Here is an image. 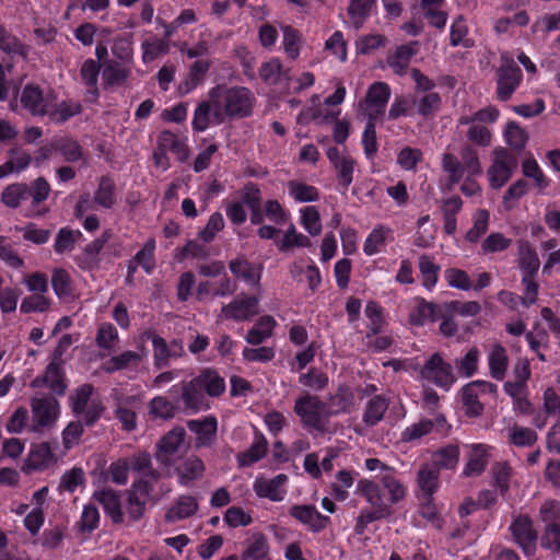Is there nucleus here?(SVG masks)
Masks as SVG:
<instances>
[{
    "label": "nucleus",
    "mask_w": 560,
    "mask_h": 560,
    "mask_svg": "<svg viewBox=\"0 0 560 560\" xmlns=\"http://www.w3.org/2000/svg\"><path fill=\"white\" fill-rule=\"evenodd\" d=\"M51 285L59 299H68L73 295V287L70 275L62 268H56L52 270Z\"/></svg>",
    "instance_id": "obj_51"
},
{
    "label": "nucleus",
    "mask_w": 560,
    "mask_h": 560,
    "mask_svg": "<svg viewBox=\"0 0 560 560\" xmlns=\"http://www.w3.org/2000/svg\"><path fill=\"white\" fill-rule=\"evenodd\" d=\"M126 495V514L124 524L130 526L139 522L144 516L148 502L147 500L137 498L135 494Z\"/></svg>",
    "instance_id": "obj_56"
},
{
    "label": "nucleus",
    "mask_w": 560,
    "mask_h": 560,
    "mask_svg": "<svg viewBox=\"0 0 560 560\" xmlns=\"http://www.w3.org/2000/svg\"><path fill=\"white\" fill-rule=\"evenodd\" d=\"M299 222L302 228L312 236L322 233L323 225L320 213L315 206H305L299 209Z\"/></svg>",
    "instance_id": "obj_41"
},
{
    "label": "nucleus",
    "mask_w": 560,
    "mask_h": 560,
    "mask_svg": "<svg viewBox=\"0 0 560 560\" xmlns=\"http://www.w3.org/2000/svg\"><path fill=\"white\" fill-rule=\"evenodd\" d=\"M32 158L26 151L11 150L9 160L0 166V178L21 173L31 164Z\"/></svg>",
    "instance_id": "obj_47"
},
{
    "label": "nucleus",
    "mask_w": 560,
    "mask_h": 560,
    "mask_svg": "<svg viewBox=\"0 0 560 560\" xmlns=\"http://www.w3.org/2000/svg\"><path fill=\"white\" fill-rule=\"evenodd\" d=\"M176 470L179 482L182 485H188L203 476L205 464L199 457L189 456L177 467Z\"/></svg>",
    "instance_id": "obj_38"
},
{
    "label": "nucleus",
    "mask_w": 560,
    "mask_h": 560,
    "mask_svg": "<svg viewBox=\"0 0 560 560\" xmlns=\"http://www.w3.org/2000/svg\"><path fill=\"white\" fill-rule=\"evenodd\" d=\"M325 408L326 404L318 396L306 393L295 399L293 410L304 429L325 434L328 432Z\"/></svg>",
    "instance_id": "obj_3"
},
{
    "label": "nucleus",
    "mask_w": 560,
    "mask_h": 560,
    "mask_svg": "<svg viewBox=\"0 0 560 560\" xmlns=\"http://www.w3.org/2000/svg\"><path fill=\"white\" fill-rule=\"evenodd\" d=\"M326 154L336 171L338 184L347 190L353 182L355 160L348 152L340 151L336 147L329 148Z\"/></svg>",
    "instance_id": "obj_9"
},
{
    "label": "nucleus",
    "mask_w": 560,
    "mask_h": 560,
    "mask_svg": "<svg viewBox=\"0 0 560 560\" xmlns=\"http://www.w3.org/2000/svg\"><path fill=\"white\" fill-rule=\"evenodd\" d=\"M198 511V502L191 495H180L165 513V521L174 523L194 515Z\"/></svg>",
    "instance_id": "obj_35"
},
{
    "label": "nucleus",
    "mask_w": 560,
    "mask_h": 560,
    "mask_svg": "<svg viewBox=\"0 0 560 560\" xmlns=\"http://www.w3.org/2000/svg\"><path fill=\"white\" fill-rule=\"evenodd\" d=\"M523 73L508 52L501 55V65L497 71V96L500 101H508L520 86Z\"/></svg>",
    "instance_id": "obj_4"
},
{
    "label": "nucleus",
    "mask_w": 560,
    "mask_h": 560,
    "mask_svg": "<svg viewBox=\"0 0 560 560\" xmlns=\"http://www.w3.org/2000/svg\"><path fill=\"white\" fill-rule=\"evenodd\" d=\"M258 299L243 296L233 300L221 308L220 317L243 322L258 314Z\"/></svg>",
    "instance_id": "obj_12"
},
{
    "label": "nucleus",
    "mask_w": 560,
    "mask_h": 560,
    "mask_svg": "<svg viewBox=\"0 0 560 560\" xmlns=\"http://www.w3.org/2000/svg\"><path fill=\"white\" fill-rule=\"evenodd\" d=\"M420 375L423 380L444 389H448L456 380L451 363L446 362L439 352L433 353L425 361Z\"/></svg>",
    "instance_id": "obj_5"
},
{
    "label": "nucleus",
    "mask_w": 560,
    "mask_h": 560,
    "mask_svg": "<svg viewBox=\"0 0 560 560\" xmlns=\"http://www.w3.org/2000/svg\"><path fill=\"white\" fill-rule=\"evenodd\" d=\"M289 514L314 533L324 530L330 523V518L319 513L314 505H292Z\"/></svg>",
    "instance_id": "obj_15"
},
{
    "label": "nucleus",
    "mask_w": 560,
    "mask_h": 560,
    "mask_svg": "<svg viewBox=\"0 0 560 560\" xmlns=\"http://www.w3.org/2000/svg\"><path fill=\"white\" fill-rule=\"evenodd\" d=\"M182 399L186 409L194 412L209 408L197 378L180 382Z\"/></svg>",
    "instance_id": "obj_18"
},
{
    "label": "nucleus",
    "mask_w": 560,
    "mask_h": 560,
    "mask_svg": "<svg viewBox=\"0 0 560 560\" xmlns=\"http://www.w3.org/2000/svg\"><path fill=\"white\" fill-rule=\"evenodd\" d=\"M442 170L448 175L452 184H457L465 179L460 186V191L468 197L480 194V186L475 180L476 176L482 174L479 155L476 149L465 144L459 152V158L451 152L442 155Z\"/></svg>",
    "instance_id": "obj_1"
},
{
    "label": "nucleus",
    "mask_w": 560,
    "mask_h": 560,
    "mask_svg": "<svg viewBox=\"0 0 560 560\" xmlns=\"http://www.w3.org/2000/svg\"><path fill=\"white\" fill-rule=\"evenodd\" d=\"M288 195L299 203L316 202L320 198L318 188L302 180L292 179L287 183Z\"/></svg>",
    "instance_id": "obj_34"
},
{
    "label": "nucleus",
    "mask_w": 560,
    "mask_h": 560,
    "mask_svg": "<svg viewBox=\"0 0 560 560\" xmlns=\"http://www.w3.org/2000/svg\"><path fill=\"white\" fill-rule=\"evenodd\" d=\"M131 73V65L108 61L103 70L104 83L108 86L124 84Z\"/></svg>",
    "instance_id": "obj_39"
},
{
    "label": "nucleus",
    "mask_w": 560,
    "mask_h": 560,
    "mask_svg": "<svg viewBox=\"0 0 560 560\" xmlns=\"http://www.w3.org/2000/svg\"><path fill=\"white\" fill-rule=\"evenodd\" d=\"M101 66L98 61L94 59H86L80 69V78L81 81L88 88V94L92 96L93 100L98 97V75H100Z\"/></svg>",
    "instance_id": "obj_40"
},
{
    "label": "nucleus",
    "mask_w": 560,
    "mask_h": 560,
    "mask_svg": "<svg viewBox=\"0 0 560 560\" xmlns=\"http://www.w3.org/2000/svg\"><path fill=\"white\" fill-rule=\"evenodd\" d=\"M518 266L523 271V276L535 277L540 266L537 253L530 247L521 248Z\"/></svg>",
    "instance_id": "obj_62"
},
{
    "label": "nucleus",
    "mask_w": 560,
    "mask_h": 560,
    "mask_svg": "<svg viewBox=\"0 0 560 560\" xmlns=\"http://www.w3.org/2000/svg\"><path fill=\"white\" fill-rule=\"evenodd\" d=\"M143 337L152 342L154 366L159 370L167 368L170 365V360L173 358L166 340L158 335L153 329L145 330Z\"/></svg>",
    "instance_id": "obj_32"
},
{
    "label": "nucleus",
    "mask_w": 560,
    "mask_h": 560,
    "mask_svg": "<svg viewBox=\"0 0 560 560\" xmlns=\"http://www.w3.org/2000/svg\"><path fill=\"white\" fill-rule=\"evenodd\" d=\"M55 147L67 162H77L83 155L81 145L70 138L55 139Z\"/></svg>",
    "instance_id": "obj_63"
},
{
    "label": "nucleus",
    "mask_w": 560,
    "mask_h": 560,
    "mask_svg": "<svg viewBox=\"0 0 560 560\" xmlns=\"http://www.w3.org/2000/svg\"><path fill=\"white\" fill-rule=\"evenodd\" d=\"M170 51V43L156 36L147 38L141 43L142 61L148 65L166 55Z\"/></svg>",
    "instance_id": "obj_43"
},
{
    "label": "nucleus",
    "mask_w": 560,
    "mask_h": 560,
    "mask_svg": "<svg viewBox=\"0 0 560 560\" xmlns=\"http://www.w3.org/2000/svg\"><path fill=\"white\" fill-rule=\"evenodd\" d=\"M177 408L167 398L158 396L150 401V415L154 418L170 420L174 418Z\"/></svg>",
    "instance_id": "obj_64"
},
{
    "label": "nucleus",
    "mask_w": 560,
    "mask_h": 560,
    "mask_svg": "<svg viewBox=\"0 0 560 560\" xmlns=\"http://www.w3.org/2000/svg\"><path fill=\"white\" fill-rule=\"evenodd\" d=\"M417 485L421 500H430L440 487V471L431 464H423L417 474Z\"/></svg>",
    "instance_id": "obj_20"
},
{
    "label": "nucleus",
    "mask_w": 560,
    "mask_h": 560,
    "mask_svg": "<svg viewBox=\"0 0 560 560\" xmlns=\"http://www.w3.org/2000/svg\"><path fill=\"white\" fill-rule=\"evenodd\" d=\"M217 106H213L211 100L203 101L197 105L191 120V128L195 132H203L212 125H221L215 118Z\"/></svg>",
    "instance_id": "obj_26"
},
{
    "label": "nucleus",
    "mask_w": 560,
    "mask_h": 560,
    "mask_svg": "<svg viewBox=\"0 0 560 560\" xmlns=\"http://www.w3.org/2000/svg\"><path fill=\"white\" fill-rule=\"evenodd\" d=\"M479 392L475 388V384H467L462 389V399L469 417H478L483 411V405L478 399Z\"/></svg>",
    "instance_id": "obj_58"
},
{
    "label": "nucleus",
    "mask_w": 560,
    "mask_h": 560,
    "mask_svg": "<svg viewBox=\"0 0 560 560\" xmlns=\"http://www.w3.org/2000/svg\"><path fill=\"white\" fill-rule=\"evenodd\" d=\"M242 560H271L269 557V545L265 535L256 533L247 539L246 547L242 553Z\"/></svg>",
    "instance_id": "obj_37"
},
{
    "label": "nucleus",
    "mask_w": 560,
    "mask_h": 560,
    "mask_svg": "<svg viewBox=\"0 0 560 560\" xmlns=\"http://www.w3.org/2000/svg\"><path fill=\"white\" fill-rule=\"evenodd\" d=\"M95 202L106 209H109L115 203V183L109 177H102L98 187L94 194Z\"/></svg>",
    "instance_id": "obj_54"
},
{
    "label": "nucleus",
    "mask_w": 560,
    "mask_h": 560,
    "mask_svg": "<svg viewBox=\"0 0 560 560\" xmlns=\"http://www.w3.org/2000/svg\"><path fill=\"white\" fill-rule=\"evenodd\" d=\"M260 79L268 85H278L291 80L290 71L282 68L278 58L264 62L258 70Z\"/></svg>",
    "instance_id": "obj_29"
},
{
    "label": "nucleus",
    "mask_w": 560,
    "mask_h": 560,
    "mask_svg": "<svg viewBox=\"0 0 560 560\" xmlns=\"http://www.w3.org/2000/svg\"><path fill=\"white\" fill-rule=\"evenodd\" d=\"M389 97V85L385 82H374L368 89L366 96L361 103L364 115L370 120H378L385 113Z\"/></svg>",
    "instance_id": "obj_7"
},
{
    "label": "nucleus",
    "mask_w": 560,
    "mask_h": 560,
    "mask_svg": "<svg viewBox=\"0 0 560 560\" xmlns=\"http://www.w3.org/2000/svg\"><path fill=\"white\" fill-rule=\"evenodd\" d=\"M0 49L10 56L28 57L30 48L0 24Z\"/></svg>",
    "instance_id": "obj_45"
},
{
    "label": "nucleus",
    "mask_w": 560,
    "mask_h": 560,
    "mask_svg": "<svg viewBox=\"0 0 560 560\" xmlns=\"http://www.w3.org/2000/svg\"><path fill=\"white\" fill-rule=\"evenodd\" d=\"M418 42H411L397 47L394 54L387 58V63L396 74L402 75L410 63L411 58L418 51Z\"/></svg>",
    "instance_id": "obj_30"
},
{
    "label": "nucleus",
    "mask_w": 560,
    "mask_h": 560,
    "mask_svg": "<svg viewBox=\"0 0 560 560\" xmlns=\"http://www.w3.org/2000/svg\"><path fill=\"white\" fill-rule=\"evenodd\" d=\"M490 375L502 381L509 365V357L505 349L501 345H494L488 358Z\"/></svg>",
    "instance_id": "obj_46"
},
{
    "label": "nucleus",
    "mask_w": 560,
    "mask_h": 560,
    "mask_svg": "<svg viewBox=\"0 0 560 560\" xmlns=\"http://www.w3.org/2000/svg\"><path fill=\"white\" fill-rule=\"evenodd\" d=\"M54 458L50 445L47 442L34 445L22 467L23 471L30 474L46 468Z\"/></svg>",
    "instance_id": "obj_24"
},
{
    "label": "nucleus",
    "mask_w": 560,
    "mask_h": 560,
    "mask_svg": "<svg viewBox=\"0 0 560 560\" xmlns=\"http://www.w3.org/2000/svg\"><path fill=\"white\" fill-rule=\"evenodd\" d=\"M267 440L262 435H257L252 446L238 456L241 466H250L260 460L267 453Z\"/></svg>",
    "instance_id": "obj_57"
},
{
    "label": "nucleus",
    "mask_w": 560,
    "mask_h": 560,
    "mask_svg": "<svg viewBox=\"0 0 560 560\" xmlns=\"http://www.w3.org/2000/svg\"><path fill=\"white\" fill-rule=\"evenodd\" d=\"M28 186L24 183H16L8 186L2 191V202L10 208H18L22 202L28 200Z\"/></svg>",
    "instance_id": "obj_53"
},
{
    "label": "nucleus",
    "mask_w": 560,
    "mask_h": 560,
    "mask_svg": "<svg viewBox=\"0 0 560 560\" xmlns=\"http://www.w3.org/2000/svg\"><path fill=\"white\" fill-rule=\"evenodd\" d=\"M380 480L383 487L388 491L389 502L392 504H395L405 498V487L395 477V469H386V475H382Z\"/></svg>",
    "instance_id": "obj_59"
},
{
    "label": "nucleus",
    "mask_w": 560,
    "mask_h": 560,
    "mask_svg": "<svg viewBox=\"0 0 560 560\" xmlns=\"http://www.w3.org/2000/svg\"><path fill=\"white\" fill-rule=\"evenodd\" d=\"M185 430L182 427H176L168 431L158 443V452L155 458L163 465H170L172 458L178 453L184 439Z\"/></svg>",
    "instance_id": "obj_13"
},
{
    "label": "nucleus",
    "mask_w": 560,
    "mask_h": 560,
    "mask_svg": "<svg viewBox=\"0 0 560 560\" xmlns=\"http://www.w3.org/2000/svg\"><path fill=\"white\" fill-rule=\"evenodd\" d=\"M46 115L49 120L54 124H62L71 117L80 114L81 105L72 101H62L61 103L55 104L49 102L46 108Z\"/></svg>",
    "instance_id": "obj_36"
},
{
    "label": "nucleus",
    "mask_w": 560,
    "mask_h": 560,
    "mask_svg": "<svg viewBox=\"0 0 560 560\" xmlns=\"http://www.w3.org/2000/svg\"><path fill=\"white\" fill-rule=\"evenodd\" d=\"M515 166L516 161L511 153L505 149H497L493 162L488 170L490 186L494 189L503 187L512 177Z\"/></svg>",
    "instance_id": "obj_8"
},
{
    "label": "nucleus",
    "mask_w": 560,
    "mask_h": 560,
    "mask_svg": "<svg viewBox=\"0 0 560 560\" xmlns=\"http://www.w3.org/2000/svg\"><path fill=\"white\" fill-rule=\"evenodd\" d=\"M339 114V110L326 109L323 112L320 108H316L314 110L313 118L318 122H328L335 120L332 137L337 143L342 144L349 137L350 125L345 119H337Z\"/></svg>",
    "instance_id": "obj_27"
},
{
    "label": "nucleus",
    "mask_w": 560,
    "mask_h": 560,
    "mask_svg": "<svg viewBox=\"0 0 560 560\" xmlns=\"http://www.w3.org/2000/svg\"><path fill=\"white\" fill-rule=\"evenodd\" d=\"M93 392L94 387L91 384H83L69 396L70 408L75 416H80L84 411L93 399Z\"/></svg>",
    "instance_id": "obj_52"
},
{
    "label": "nucleus",
    "mask_w": 560,
    "mask_h": 560,
    "mask_svg": "<svg viewBox=\"0 0 560 560\" xmlns=\"http://www.w3.org/2000/svg\"><path fill=\"white\" fill-rule=\"evenodd\" d=\"M459 460V448L457 445L450 444L433 453L431 465L435 466L438 470L454 469Z\"/></svg>",
    "instance_id": "obj_42"
},
{
    "label": "nucleus",
    "mask_w": 560,
    "mask_h": 560,
    "mask_svg": "<svg viewBox=\"0 0 560 560\" xmlns=\"http://www.w3.org/2000/svg\"><path fill=\"white\" fill-rule=\"evenodd\" d=\"M376 7V0H351L348 13L355 30H359Z\"/></svg>",
    "instance_id": "obj_44"
},
{
    "label": "nucleus",
    "mask_w": 560,
    "mask_h": 560,
    "mask_svg": "<svg viewBox=\"0 0 560 560\" xmlns=\"http://www.w3.org/2000/svg\"><path fill=\"white\" fill-rule=\"evenodd\" d=\"M299 382L305 387L320 392L328 386L329 378L325 372L311 368L306 373L300 375Z\"/></svg>",
    "instance_id": "obj_60"
},
{
    "label": "nucleus",
    "mask_w": 560,
    "mask_h": 560,
    "mask_svg": "<svg viewBox=\"0 0 560 560\" xmlns=\"http://www.w3.org/2000/svg\"><path fill=\"white\" fill-rule=\"evenodd\" d=\"M467 463L463 469L464 477L480 476L488 465L489 446L486 444H472L469 446Z\"/></svg>",
    "instance_id": "obj_22"
},
{
    "label": "nucleus",
    "mask_w": 560,
    "mask_h": 560,
    "mask_svg": "<svg viewBox=\"0 0 560 560\" xmlns=\"http://www.w3.org/2000/svg\"><path fill=\"white\" fill-rule=\"evenodd\" d=\"M50 102L48 95H44L42 89L35 84H26L21 94V104L33 116H45Z\"/></svg>",
    "instance_id": "obj_17"
},
{
    "label": "nucleus",
    "mask_w": 560,
    "mask_h": 560,
    "mask_svg": "<svg viewBox=\"0 0 560 560\" xmlns=\"http://www.w3.org/2000/svg\"><path fill=\"white\" fill-rule=\"evenodd\" d=\"M196 378L205 396L219 397L225 390L224 378L213 369H203Z\"/></svg>",
    "instance_id": "obj_28"
},
{
    "label": "nucleus",
    "mask_w": 560,
    "mask_h": 560,
    "mask_svg": "<svg viewBox=\"0 0 560 560\" xmlns=\"http://www.w3.org/2000/svg\"><path fill=\"white\" fill-rule=\"evenodd\" d=\"M39 384L47 385L49 389L58 396L65 395L67 384L63 378L61 363L51 361L46 366L44 375L40 377H36L35 381L33 382L34 386Z\"/></svg>",
    "instance_id": "obj_21"
},
{
    "label": "nucleus",
    "mask_w": 560,
    "mask_h": 560,
    "mask_svg": "<svg viewBox=\"0 0 560 560\" xmlns=\"http://www.w3.org/2000/svg\"><path fill=\"white\" fill-rule=\"evenodd\" d=\"M276 320L269 315L261 316L255 326L248 331L246 341L250 345H260L272 335Z\"/></svg>",
    "instance_id": "obj_49"
},
{
    "label": "nucleus",
    "mask_w": 560,
    "mask_h": 560,
    "mask_svg": "<svg viewBox=\"0 0 560 560\" xmlns=\"http://www.w3.org/2000/svg\"><path fill=\"white\" fill-rule=\"evenodd\" d=\"M208 95L213 106H217L214 116L219 122H224L226 118L241 119L250 116L256 103L254 93L240 85L218 84L209 90Z\"/></svg>",
    "instance_id": "obj_2"
},
{
    "label": "nucleus",
    "mask_w": 560,
    "mask_h": 560,
    "mask_svg": "<svg viewBox=\"0 0 560 560\" xmlns=\"http://www.w3.org/2000/svg\"><path fill=\"white\" fill-rule=\"evenodd\" d=\"M139 402L137 396H126L117 398L115 417L121 423V429L128 432L137 428L136 405Z\"/></svg>",
    "instance_id": "obj_19"
},
{
    "label": "nucleus",
    "mask_w": 560,
    "mask_h": 560,
    "mask_svg": "<svg viewBox=\"0 0 560 560\" xmlns=\"http://www.w3.org/2000/svg\"><path fill=\"white\" fill-rule=\"evenodd\" d=\"M287 480L288 477L284 474L277 475L272 479H257L254 483V490L258 497L268 498L271 501H281L283 493L280 488Z\"/></svg>",
    "instance_id": "obj_31"
},
{
    "label": "nucleus",
    "mask_w": 560,
    "mask_h": 560,
    "mask_svg": "<svg viewBox=\"0 0 560 560\" xmlns=\"http://www.w3.org/2000/svg\"><path fill=\"white\" fill-rule=\"evenodd\" d=\"M156 145L164 152L172 153L175 159L184 163L189 158L188 138L171 130H162L156 139Z\"/></svg>",
    "instance_id": "obj_14"
},
{
    "label": "nucleus",
    "mask_w": 560,
    "mask_h": 560,
    "mask_svg": "<svg viewBox=\"0 0 560 560\" xmlns=\"http://www.w3.org/2000/svg\"><path fill=\"white\" fill-rule=\"evenodd\" d=\"M325 404L324 417H328V419L339 415L351 413L355 407L354 394L349 386L339 385Z\"/></svg>",
    "instance_id": "obj_11"
},
{
    "label": "nucleus",
    "mask_w": 560,
    "mask_h": 560,
    "mask_svg": "<svg viewBox=\"0 0 560 560\" xmlns=\"http://www.w3.org/2000/svg\"><path fill=\"white\" fill-rule=\"evenodd\" d=\"M31 409L33 416L32 431L34 432L52 427L59 416L58 400L47 395L32 398Z\"/></svg>",
    "instance_id": "obj_6"
},
{
    "label": "nucleus",
    "mask_w": 560,
    "mask_h": 560,
    "mask_svg": "<svg viewBox=\"0 0 560 560\" xmlns=\"http://www.w3.org/2000/svg\"><path fill=\"white\" fill-rule=\"evenodd\" d=\"M522 173L533 180V185L539 194H546L552 183L534 158H527L522 162Z\"/></svg>",
    "instance_id": "obj_33"
},
{
    "label": "nucleus",
    "mask_w": 560,
    "mask_h": 560,
    "mask_svg": "<svg viewBox=\"0 0 560 560\" xmlns=\"http://www.w3.org/2000/svg\"><path fill=\"white\" fill-rule=\"evenodd\" d=\"M129 468L140 475V477H151L160 479V472L153 468L151 457L148 453H140L130 459Z\"/></svg>",
    "instance_id": "obj_61"
},
{
    "label": "nucleus",
    "mask_w": 560,
    "mask_h": 560,
    "mask_svg": "<svg viewBox=\"0 0 560 560\" xmlns=\"http://www.w3.org/2000/svg\"><path fill=\"white\" fill-rule=\"evenodd\" d=\"M93 500L100 503L106 515L115 525L125 523V513L121 509L120 494L118 491L106 488L93 493Z\"/></svg>",
    "instance_id": "obj_16"
},
{
    "label": "nucleus",
    "mask_w": 560,
    "mask_h": 560,
    "mask_svg": "<svg viewBox=\"0 0 560 560\" xmlns=\"http://www.w3.org/2000/svg\"><path fill=\"white\" fill-rule=\"evenodd\" d=\"M510 530L525 556H533L536 551L537 534L533 528L532 520L527 515H520L510 525Z\"/></svg>",
    "instance_id": "obj_10"
},
{
    "label": "nucleus",
    "mask_w": 560,
    "mask_h": 560,
    "mask_svg": "<svg viewBox=\"0 0 560 560\" xmlns=\"http://www.w3.org/2000/svg\"><path fill=\"white\" fill-rule=\"evenodd\" d=\"M387 408L388 401L385 397L382 395L374 396L366 404L363 421L369 427L377 424L383 419Z\"/></svg>",
    "instance_id": "obj_48"
},
{
    "label": "nucleus",
    "mask_w": 560,
    "mask_h": 560,
    "mask_svg": "<svg viewBox=\"0 0 560 560\" xmlns=\"http://www.w3.org/2000/svg\"><path fill=\"white\" fill-rule=\"evenodd\" d=\"M95 342L98 348L114 350L119 342L118 331L110 323H102L95 336Z\"/></svg>",
    "instance_id": "obj_55"
},
{
    "label": "nucleus",
    "mask_w": 560,
    "mask_h": 560,
    "mask_svg": "<svg viewBox=\"0 0 560 560\" xmlns=\"http://www.w3.org/2000/svg\"><path fill=\"white\" fill-rule=\"evenodd\" d=\"M211 67L210 61L198 59L189 67L187 78L180 82L178 91L182 95L189 94L206 80L207 73Z\"/></svg>",
    "instance_id": "obj_25"
},
{
    "label": "nucleus",
    "mask_w": 560,
    "mask_h": 560,
    "mask_svg": "<svg viewBox=\"0 0 560 560\" xmlns=\"http://www.w3.org/2000/svg\"><path fill=\"white\" fill-rule=\"evenodd\" d=\"M509 443L516 447H530L538 441L535 430L514 424L509 429Z\"/></svg>",
    "instance_id": "obj_50"
},
{
    "label": "nucleus",
    "mask_w": 560,
    "mask_h": 560,
    "mask_svg": "<svg viewBox=\"0 0 560 560\" xmlns=\"http://www.w3.org/2000/svg\"><path fill=\"white\" fill-rule=\"evenodd\" d=\"M217 425L214 417H207L203 420H189L187 422L188 429L197 435V447L210 446L213 443L217 435Z\"/></svg>",
    "instance_id": "obj_23"
}]
</instances>
